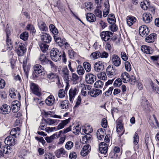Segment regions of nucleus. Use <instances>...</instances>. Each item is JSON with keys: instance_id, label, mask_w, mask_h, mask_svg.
Returning <instances> with one entry per match:
<instances>
[{"instance_id": "1", "label": "nucleus", "mask_w": 159, "mask_h": 159, "mask_svg": "<svg viewBox=\"0 0 159 159\" xmlns=\"http://www.w3.org/2000/svg\"><path fill=\"white\" fill-rule=\"evenodd\" d=\"M62 53L56 48H53L51 51L50 56L52 59L57 61L61 59Z\"/></svg>"}, {"instance_id": "2", "label": "nucleus", "mask_w": 159, "mask_h": 159, "mask_svg": "<svg viewBox=\"0 0 159 159\" xmlns=\"http://www.w3.org/2000/svg\"><path fill=\"white\" fill-rule=\"evenodd\" d=\"M15 51L19 56H23L26 52V48L23 43H15L14 45Z\"/></svg>"}, {"instance_id": "3", "label": "nucleus", "mask_w": 159, "mask_h": 159, "mask_svg": "<svg viewBox=\"0 0 159 159\" xmlns=\"http://www.w3.org/2000/svg\"><path fill=\"white\" fill-rule=\"evenodd\" d=\"M39 60L42 65L48 64L50 65L51 67H54V65L52 61L48 60L44 54H41L39 57Z\"/></svg>"}, {"instance_id": "4", "label": "nucleus", "mask_w": 159, "mask_h": 159, "mask_svg": "<svg viewBox=\"0 0 159 159\" xmlns=\"http://www.w3.org/2000/svg\"><path fill=\"white\" fill-rule=\"evenodd\" d=\"M30 86V89L33 93L38 96H40L41 95V93L38 85L31 83Z\"/></svg>"}, {"instance_id": "5", "label": "nucleus", "mask_w": 159, "mask_h": 159, "mask_svg": "<svg viewBox=\"0 0 159 159\" xmlns=\"http://www.w3.org/2000/svg\"><path fill=\"white\" fill-rule=\"evenodd\" d=\"M78 89L74 87L70 89L69 92V100L70 102L72 103L74 98L78 92Z\"/></svg>"}, {"instance_id": "6", "label": "nucleus", "mask_w": 159, "mask_h": 159, "mask_svg": "<svg viewBox=\"0 0 159 159\" xmlns=\"http://www.w3.org/2000/svg\"><path fill=\"white\" fill-rule=\"evenodd\" d=\"M139 32L142 37H146L149 33V30L146 25H142L139 28Z\"/></svg>"}, {"instance_id": "7", "label": "nucleus", "mask_w": 159, "mask_h": 159, "mask_svg": "<svg viewBox=\"0 0 159 159\" xmlns=\"http://www.w3.org/2000/svg\"><path fill=\"white\" fill-rule=\"evenodd\" d=\"M34 70L36 75H44L45 74L44 71V68L40 65L37 64L34 66Z\"/></svg>"}, {"instance_id": "8", "label": "nucleus", "mask_w": 159, "mask_h": 159, "mask_svg": "<svg viewBox=\"0 0 159 159\" xmlns=\"http://www.w3.org/2000/svg\"><path fill=\"white\" fill-rule=\"evenodd\" d=\"M107 73L109 77H113L116 74V69L113 66L110 65L107 68Z\"/></svg>"}, {"instance_id": "9", "label": "nucleus", "mask_w": 159, "mask_h": 159, "mask_svg": "<svg viewBox=\"0 0 159 159\" xmlns=\"http://www.w3.org/2000/svg\"><path fill=\"white\" fill-rule=\"evenodd\" d=\"M111 61L112 64L116 67H118L120 65V59L116 54H113L112 55L111 57Z\"/></svg>"}, {"instance_id": "10", "label": "nucleus", "mask_w": 159, "mask_h": 159, "mask_svg": "<svg viewBox=\"0 0 159 159\" xmlns=\"http://www.w3.org/2000/svg\"><path fill=\"white\" fill-rule=\"evenodd\" d=\"M96 79V76L92 74L88 73L85 76V81L88 84H93Z\"/></svg>"}, {"instance_id": "11", "label": "nucleus", "mask_w": 159, "mask_h": 159, "mask_svg": "<svg viewBox=\"0 0 159 159\" xmlns=\"http://www.w3.org/2000/svg\"><path fill=\"white\" fill-rule=\"evenodd\" d=\"M57 105L61 109L67 110L69 108V102L67 100H61L58 102Z\"/></svg>"}, {"instance_id": "12", "label": "nucleus", "mask_w": 159, "mask_h": 159, "mask_svg": "<svg viewBox=\"0 0 159 159\" xmlns=\"http://www.w3.org/2000/svg\"><path fill=\"white\" fill-rule=\"evenodd\" d=\"M56 156L57 158H60L61 157H65L67 156V153L65 149L63 148H61L57 150L55 152Z\"/></svg>"}, {"instance_id": "13", "label": "nucleus", "mask_w": 159, "mask_h": 159, "mask_svg": "<svg viewBox=\"0 0 159 159\" xmlns=\"http://www.w3.org/2000/svg\"><path fill=\"white\" fill-rule=\"evenodd\" d=\"M112 33L110 31H102L100 34V36L102 40L106 42L110 40L111 35H112Z\"/></svg>"}, {"instance_id": "14", "label": "nucleus", "mask_w": 159, "mask_h": 159, "mask_svg": "<svg viewBox=\"0 0 159 159\" xmlns=\"http://www.w3.org/2000/svg\"><path fill=\"white\" fill-rule=\"evenodd\" d=\"M20 104L18 101L13 102L11 105L12 111L13 112H17L20 109Z\"/></svg>"}, {"instance_id": "15", "label": "nucleus", "mask_w": 159, "mask_h": 159, "mask_svg": "<svg viewBox=\"0 0 159 159\" xmlns=\"http://www.w3.org/2000/svg\"><path fill=\"white\" fill-rule=\"evenodd\" d=\"M99 149L101 153H106L107 151V144L104 142H102L99 145Z\"/></svg>"}, {"instance_id": "16", "label": "nucleus", "mask_w": 159, "mask_h": 159, "mask_svg": "<svg viewBox=\"0 0 159 159\" xmlns=\"http://www.w3.org/2000/svg\"><path fill=\"white\" fill-rule=\"evenodd\" d=\"M15 139L12 136H9L6 138L4 142L8 146H14L15 144Z\"/></svg>"}, {"instance_id": "17", "label": "nucleus", "mask_w": 159, "mask_h": 159, "mask_svg": "<svg viewBox=\"0 0 159 159\" xmlns=\"http://www.w3.org/2000/svg\"><path fill=\"white\" fill-rule=\"evenodd\" d=\"M11 108L7 104L2 105L0 108V112L3 114H8L10 111Z\"/></svg>"}, {"instance_id": "18", "label": "nucleus", "mask_w": 159, "mask_h": 159, "mask_svg": "<svg viewBox=\"0 0 159 159\" xmlns=\"http://www.w3.org/2000/svg\"><path fill=\"white\" fill-rule=\"evenodd\" d=\"M91 148L89 144L84 146L82 148V150L80 152L81 155L83 156H85L89 152Z\"/></svg>"}, {"instance_id": "19", "label": "nucleus", "mask_w": 159, "mask_h": 159, "mask_svg": "<svg viewBox=\"0 0 159 159\" xmlns=\"http://www.w3.org/2000/svg\"><path fill=\"white\" fill-rule=\"evenodd\" d=\"M61 74L65 80L67 81L69 80V71L66 67H64L62 69Z\"/></svg>"}, {"instance_id": "20", "label": "nucleus", "mask_w": 159, "mask_h": 159, "mask_svg": "<svg viewBox=\"0 0 159 159\" xmlns=\"http://www.w3.org/2000/svg\"><path fill=\"white\" fill-rule=\"evenodd\" d=\"M41 39L44 42L49 43L51 41L52 38L48 34L43 33L41 36Z\"/></svg>"}, {"instance_id": "21", "label": "nucleus", "mask_w": 159, "mask_h": 159, "mask_svg": "<svg viewBox=\"0 0 159 159\" xmlns=\"http://www.w3.org/2000/svg\"><path fill=\"white\" fill-rule=\"evenodd\" d=\"M143 21L146 23H149L152 20V15L149 13H144L142 16Z\"/></svg>"}, {"instance_id": "22", "label": "nucleus", "mask_w": 159, "mask_h": 159, "mask_svg": "<svg viewBox=\"0 0 159 159\" xmlns=\"http://www.w3.org/2000/svg\"><path fill=\"white\" fill-rule=\"evenodd\" d=\"M120 151V149L119 147H115L114 148L113 151L111 152L109 155L112 158H116L118 156L117 153H119Z\"/></svg>"}, {"instance_id": "23", "label": "nucleus", "mask_w": 159, "mask_h": 159, "mask_svg": "<svg viewBox=\"0 0 159 159\" xmlns=\"http://www.w3.org/2000/svg\"><path fill=\"white\" fill-rule=\"evenodd\" d=\"M94 69L95 71L99 72L103 69V65L102 61H98L96 62L94 65Z\"/></svg>"}, {"instance_id": "24", "label": "nucleus", "mask_w": 159, "mask_h": 159, "mask_svg": "<svg viewBox=\"0 0 159 159\" xmlns=\"http://www.w3.org/2000/svg\"><path fill=\"white\" fill-rule=\"evenodd\" d=\"M96 134L97 137L99 140L102 139L105 134V129L102 128L99 129L97 130Z\"/></svg>"}, {"instance_id": "25", "label": "nucleus", "mask_w": 159, "mask_h": 159, "mask_svg": "<svg viewBox=\"0 0 159 159\" xmlns=\"http://www.w3.org/2000/svg\"><path fill=\"white\" fill-rule=\"evenodd\" d=\"M93 131V129L91 126L89 125L85 127H83L81 133L82 134H89L92 132Z\"/></svg>"}, {"instance_id": "26", "label": "nucleus", "mask_w": 159, "mask_h": 159, "mask_svg": "<svg viewBox=\"0 0 159 159\" xmlns=\"http://www.w3.org/2000/svg\"><path fill=\"white\" fill-rule=\"evenodd\" d=\"M55 100L54 96L50 95L45 100L46 103L49 106H52L54 103Z\"/></svg>"}, {"instance_id": "27", "label": "nucleus", "mask_w": 159, "mask_h": 159, "mask_svg": "<svg viewBox=\"0 0 159 159\" xmlns=\"http://www.w3.org/2000/svg\"><path fill=\"white\" fill-rule=\"evenodd\" d=\"M130 75L129 74L126 72H124L121 74L120 78L121 80L124 83H127L129 80V78Z\"/></svg>"}, {"instance_id": "28", "label": "nucleus", "mask_w": 159, "mask_h": 159, "mask_svg": "<svg viewBox=\"0 0 159 159\" xmlns=\"http://www.w3.org/2000/svg\"><path fill=\"white\" fill-rule=\"evenodd\" d=\"M141 7L143 10H147L150 7V3L148 0H146L142 2L141 3Z\"/></svg>"}, {"instance_id": "29", "label": "nucleus", "mask_w": 159, "mask_h": 159, "mask_svg": "<svg viewBox=\"0 0 159 159\" xmlns=\"http://www.w3.org/2000/svg\"><path fill=\"white\" fill-rule=\"evenodd\" d=\"M142 105L144 110L146 111H150V106L148 101L145 99L142 102Z\"/></svg>"}, {"instance_id": "30", "label": "nucleus", "mask_w": 159, "mask_h": 159, "mask_svg": "<svg viewBox=\"0 0 159 159\" xmlns=\"http://www.w3.org/2000/svg\"><path fill=\"white\" fill-rule=\"evenodd\" d=\"M69 119L61 120V122L57 127V130H59L63 128L70 122Z\"/></svg>"}, {"instance_id": "31", "label": "nucleus", "mask_w": 159, "mask_h": 159, "mask_svg": "<svg viewBox=\"0 0 159 159\" xmlns=\"http://www.w3.org/2000/svg\"><path fill=\"white\" fill-rule=\"evenodd\" d=\"M151 48L150 47L144 45L141 47V50L144 53L146 54H150L152 53V51L151 49Z\"/></svg>"}, {"instance_id": "32", "label": "nucleus", "mask_w": 159, "mask_h": 159, "mask_svg": "<svg viewBox=\"0 0 159 159\" xmlns=\"http://www.w3.org/2000/svg\"><path fill=\"white\" fill-rule=\"evenodd\" d=\"M86 18L87 20L90 22H94L96 20L95 16L91 13H88L86 16Z\"/></svg>"}, {"instance_id": "33", "label": "nucleus", "mask_w": 159, "mask_h": 159, "mask_svg": "<svg viewBox=\"0 0 159 159\" xmlns=\"http://www.w3.org/2000/svg\"><path fill=\"white\" fill-rule=\"evenodd\" d=\"M20 128L18 127L13 128L11 129L10 134L11 135L14 137H17L20 134Z\"/></svg>"}, {"instance_id": "34", "label": "nucleus", "mask_w": 159, "mask_h": 159, "mask_svg": "<svg viewBox=\"0 0 159 159\" xmlns=\"http://www.w3.org/2000/svg\"><path fill=\"white\" fill-rule=\"evenodd\" d=\"M126 20L127 24L129 26L132 25L136 21V18L134 16H127Z\"/></svg>"}, {"instance_id": "35", "label": "nucleus", "mask_w": 159, "mask_h": 159, "mask_svg": "<svg viewBox=\"0 0 159 159\" xmlns=\"http://www.w3.org/2000/svg\"><path fill=\"white\" fill-rule=\"evenodd\" d=\"M156 36V34H152L145 39V41L148 43H152L154 42Z\"/></svg>"}, {"instance_id": "36", "label": "nucleus", "mask_w": 159, "mask_h": 159, "mask_svg": "<svg viewBox=\"0 0 159 159\" xmlns=\"http://www.w3.org/2000/svg\"><path fill=\"white\" fill-rule=\"evenodd\" d=\"M44 121L47 124L49 125H52L55 124H57L59 121L58 120H53L50 119H44Z\"/></svg>"}, {"instance_id": "37", "label": "nucleus", "mask_w": 159, "mask_h": 159, "mask_svg": "<svg viewBox=\"0 0 159 159\" xmlns=\"http://www.w3.org/2000/svg\"><path fill=\"white\" fill-rule=\"evenodd\" d=\"M38 26L41 31H46L48 30V27L46 26L45 24L42 21H40L38 22Z\"/></svg>"}, {"instance_id": "38", "label": "nucleus", "mask_w": 159, "mask_h": 159, "mask_svg": "<svg viewBox=\"0 0 159 159\" xmlns=\"http://www.w3.org/2000/svg\"><path fill=\"white\" fill-rule=\"evenodd\" d=\"M53 37L55 41L60 47L64 45V43L65 41V39H61L60 38L55 36H54Z\"/></svg>"}, {"instance_id": "39", "label": "nucleus", "mask_w": 159, "mask_h": 159, "mask_svg": "<svg viewBox=\"0 0 159 159\" xmlns=\"http://www.w3.org/2000/svg\"><path fill=\"white\" fill-rule=\"evenodd\" d=\"M102 93V91L100 89H96L91 90L89 94L92 97H95L98 96Z\"/></svg>"}, {"instance_id": "40", "label": "nucleus", "mask_w": 159, "mask_h": 159, "mask_svg": "<svg viewBox=\"0 0 159 159\" xmlns=\"http://www.w3.org/2000/svg\"><path fill=\"white\" fill-rule=\"evenodd\" d=\"M107 21L111 24H113L116 22L115 17L113 14H109L108 16Z\"/></svg>"}, {"instance_id": "41", "label": "nucleus", "mask_w": 159, "mask_h": 159, "mask_svg": "<svg viewBox=\"0 0 159 159\" xmlns=\"http://www.w3.org/2000/svg\"><path fill=\"white\" fill-rule=\"evenodd\" d=\"M50 31L54 35H57L58 33V31L55 26L52 24H51L49 26Z\"/></svg>"}, {"instance_id": "42", "label": "nucleus", "mask_w": 159, "mask_h": 159, "mask_svg": "<svg viewBox=\"0 0 159 159\" xmlns=\"http://www.w3.org/2000/svg\"><path fill=\"white\" fill-rule=\"evenodd\" d=\"M101 56V52L99 51H96L92 52L90 55V57L93 59H96L100 58Z\"/></svg>"}, {"instance_id": "43", "label": "nucleus", "mask_w": 159, "mask_h": 159, "mask_svg": "<svg viewBox=\"0 0 159 159\" xmlns=\"http://www.w3.org/2000/svg\"><path fill=\"white\" fill-rule=\"evenodd\" d=\"M39 47L43 52H45L48 50L49 46L45 43H39Z\"/></svg>"}, {"instance_id": "44", "label": "nucleus", "mask_w": 159, "mask_h": 159, "mask_svg": "<svg viewBox=\"0 0 159 159\" xmlns=\"http://www.w3.org/2000/svg\"><path fill=\"white\" fill-rule=\"evenodd\" d=\"M57 76L55 75V74L52 73H51L49 74H48L47 75V77L48 79H49L51 82L54 81H55V80H56V78H57Z\"/></svg>"}, {"instance_id": "45", "label": "nucleus", "mask_w": 159, "mask_h": 159, "mask_svg": "<svg viewBox=\"0 0 159 159\" xmlns=\"http://www.w3.org/2000/svg\"><path fill=\"white\" fill-rule=\"evenodd\" d=\"M116 131L117 132L120 133L123 131V126L121 122L118 121L116 123Z\"/></svg>"}, {"instance_id": "46", "label": "nucleus", "mask_w": 159, "mask_h": 159, "mask_svg": "<svg viewBox=\"0 0 159 159\" xmlns=\"http://www.w3.org/2000/svg\"><path fill=\"white\" fill-rule=\"evenodd\" d=\"M104 84L103 83L101 80L97 81L94 85V87L98 89L102 88Z\"/></svg>"}, {"instance_id": "47", "label": "nucleus", "mask_w": 159, "mask_h": 159, "mask_svg": "<svg viewBox=\"0 0 159 159\" xmlns=\"http://www.w3.org/2000/svg\"><path fill=\"white\" fill-rule=\"evenodd\" d=\"M72 80L74 84H76L79 82V77L75 73H73L72 75Z\"/></svg>"}, {"instance_id": "48", "label": "nucleus", "mask_w": 159, "mask_h": 159, "mask_svg": "<svg viewBox=\"0 0 159 159\" xmlns=\"http://www.w3.org/2000/svg\"><path fill=\"white\" fill-rule=\"evenodd\" d=\"M2 151L4 153L6 154H10L12 152V148L10 146H7L6 147H4L2 149Z\"/></svg>"}, {"instance_id": "49", "label": "nucleus", "mask_w": 159, "mask_h": 159, "mask_svg": "<svg viewBox=\"0 0 159 159\" xmlns=\"http://www.w3.org/2000/svg\"><path fill=\"white\" fill-rule=\"evenodd\" d=\"M84 67L87 72H89L90 71L91 67L90 64L87 62H84L83 64Z\"/></svg>"}, {"instance_id": "50", "label": "nucleus", "mask_w": 159, "mask_h": 159, "mask_svg": "<svg viewBox=\"0 0 159 159\" xmlns=\"http://www.w3.org/2000/svg\"><path fill=\"white\" fill-rule=\"evenodd\" d=\"M6 43L8 49H9V50L12 49L13 48V45L11 39L10 38H7Z\"/></svg>"}, {"instance_id": "51", "label": "nucleus", "mask_w": 159, "mask_h": 159, "mask_svg": "<svg viewBox=\"0 0 159 159\" xmlns=\"http://www.w3.org/2000/svg\"><path fill=\"white\" fill-rule=\"evenodd\" d=\"M91 138V135L89 134H87L84 136L82 138L83 143L89 142L90 141Z\"/></svg>"}, {"instance_id": "52", "label": "nucleus", "mask_w": 159, "mask_h": 159, "mask_svg": "<svg viewBox=\"0 0 159 159\" xmlns=\"http://www.w3.org/2000/svg\"><path fill=\"white\" fill-rule=\"evenodd\" d=\"M66 95V92L65 90L61 89H60L58 92V96L61 98H63Z\"/></svg>"}, {"instance_id": "53", "label": "nucleus", "mask_w": 159, "mask_h": 159, "mask_svg": "<svg viewBox=\"0 0 159 159\" xmlns=\"http://www.w3.org/2000/svg\"><path fill=\"white\" fill-rule=\"evenodd\" d=\"M20 38L23 40L25 41L28 38V33L27 32H24L20 36Z\"/></svg>"}, {"instance_id": "54", "label": "nucleus", "mask_w": 159, "mask_h": 159, "mask_svg": "<svg viewBox=\"0 0 159 159\" xmlns=\"http://www.w3.org/2000/svg\"><path fill=\"white\" fill-rule=\"evenodd\" d=\"M97 76L99 79L103 80H105L107 78L106 74L104 72H101L98 74Z\"/></svg>"}, {"instance_id": "55", "label": "nucleus", "mask_w": 159, "mask_h": 159, "mask_svg": "<svg viewBox=\"0 0 159 159\" xmlns=\"http://www.w3.org/2000/svg\"><path fill=\"white\" fill-rule=\"evenodd\" d=\"M77 71L78 74L80 75H82L84 73V70L83 67L80 65H79L77 69Z\"/></svg>"}, {"instance_id": "56", "label": "nucleus", "mask_w": 159, "mask_h": 159, "mask_svg": "<svg viewBox=\"0 0 159 159\" xmlns=\"http://www.w3.org/2000/svg\"><path fill=\"white\" fill-rule=\"evenodd\" d=\"M81 130V128L79 125H77L73 129V133L75 134H78Z\"/></svg>"}, {"instance_id": "57", "label": "nucleus", "mask_w": 159, "mask_h": 159, "mask_svg": "<svg viewBox=\"0 0 159 159\" xmlns=\"http://www.w3.org/2000/svg\"><path fill=\"white\" fill-rule=\"evenodd\" d=\"M68 52L70 58L71 59L73 58L76 54V53L74 52L72 48L68 50Z\"/></svg>"}, {"instance_id": "58", "label": "nucleus", "mask_w": 159, "mask_h": 159, "mask_svg": "<svg viewBox=\"0 0 159 159\" xmlns=\"http://www.w3.org/2000/svg\"><path fill=\"white\" fill-rule=\"evenodd\" d=\"M94 14H95L96 16L100 18L102 17V13L101 10L99 9L98 8H97L94 10Z\"/></svg>"}, {"instance_id": "59", "label": "nucleus", "mask_w": 159, "mask_h": 159, "mask_svg": "<svg viewBox=\"0 0 159 159\" xmlns=\"http://www.w3.org/2000/svg\"><path fill=\"white\" fill-rule=\"evenodd\" d=\"M56 134H54L50 137H47L45 138V140L47 143H50L55 138Z\"/></svg>"}, {"instance_id": "60", "label": "nucleus", "mask_w": 159, "mask_h": 159, "mask_svg": "<svg viewBox=\"0 0 159 159\" xmlns=\"http://www.w3.org/2000/svg\"><path fill=\"white\" fill-rule=\"evenodd\" d=\"M73 146V143L71 141L67 142L65 146V148L69 150L72 148Z\"/></svg>"}, {"instance_id": "61", "label": "nucleus", "mask_w": 159, "mask_h": 159, "mask_svg": "<svg viewBox=\"0 0 159 159\" xmlns=\"http://www.w3.org/2000/svg\"><path fill=\"white\" fill-rule=\"evenodd\" d=\"M122 84V81L121 79L118 78L116 79L114 81L113 85L115 87H119Z\"/></svg>"}, {"instance_id": "62", "label": "nucleus", "mask_w": 159, "mask_h": 159, "mask_svg": "<svg viewBox=\"0 0 159 159\" xmlns=\"http://www.w3.org/2000/svg\"><path fill=\"white\" fill-rule=\"evenodd\" d=\"M133 143L135 145H137L138 143L139 140V136L138 134L136 133L134 135Z\"/></svg>"}, {"instance_id": "63", "label": "nucleus", "mask_w": 159, "mask_h": 159, "mask_svg": "<svg viewBox=\"0 0 159 159\" xmlns=\"http://www.w3.org/2000/svg\"><path fill=\"white\" fill-rule=\"evenodd\" d=\"M9 95L11 98H15L16 96L15 93V89L11 88L10 89L9 91Z\"/></svg>"}, {"instance_id": "64", "label": "nucleus", "mask_w": 159, "mask_h": 159, "mask_svg": "<svg viewBox=\"0 0 159 159\" xmlns=\"http://www.w3.org/2000/svg\"><path fill=\"white\" fill-rule=\"evenodd\" d=\"M125 67L126 70L128 71H130L131 70V65L128 61L125 62Z\"/></svg>"}]
</instances>
